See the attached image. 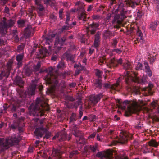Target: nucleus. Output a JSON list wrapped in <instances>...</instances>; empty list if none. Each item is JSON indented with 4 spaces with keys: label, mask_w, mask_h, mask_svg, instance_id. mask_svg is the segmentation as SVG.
<instances>
[{
    "label": "nucleus",
    "mask_w": 159,
    "mask_h": 159,
    "mask_svg": "<svg viewBox=\"0 0 159 159\" xmlns=\"http://www.w3.org/2000/svg\"><path fill=\"white\" fill-rule=\"evenodd\" d=\"M42 98H37L35 102L32 103L28 109L31 115L42 116H43L44 111L50 110L49 105Z\"/></svg>",
    "instance_id": "f257e3e1"
},
{
    "label": "nucleus",
    "mask_w": 159,
    "mask_h": 159,
    "mask_svg": "<svg viewBox=\"0 0 159 159\" xmlns=\"http://www.w3.org/2000/svg\"><path fill=\"white\" fill-rule=\"evenodd\" d=\"M18 93L19 94L18 97L15 98L10 107L12 112H18V114L20 115L21 112H24L25 111V109L20 108V107L25 105V97L26 96V92L24 93L22 90H20Z\"/></svg>",
    "instance_id": "f03ea898"
},
{
    "label": "nucleus",
    "mask_w": 159,
    "mask_h": 159,
    "mask_svg": "<svg viewBox=\"0 0 159 159\" xmlns=\"http://www.w3.org/2000/svg\"><path fill=\"white\" fill-rule=\"evenodd\" d=\"M99 24L93 22L89 25V27L90 30L89 32L91 35L94 34L93 42V46L96 49H98L99 47L101 41V32L98 31L96 33L97 30L99 29Z\"/></svg>",
    "instance_id": "7ed1b4c3"
},
{
    "label": "nucleus",
    "mask_w": 159,
    "mask_h": 159,
    "mask_svg": "<svg viewBox=\"0 0 159 159\" xmlns=\"http://www.w3.org/2000/svg\"><path fill=\"white\" fill-rule=\"evenodd\" d=\"M133 76H131V74L128 71L126 72V77H125V81L128 85V89H131V86L134 83L145 84L147 82L146 77L143 76L142 78L137 77V73L135 72H133Z\"/></svg>",
    "instance_id": "20e7f679"
},
{
    "label": "nucleus",
    "mask_w": 159,
    "mask_h": 159,
    "mask_svg": "<svg viewBox=\"0 0 159 159\" xmlns=\"http://www.w3.org/2000/svg\"><path fill=\"white\" fill-rule=\"evenodd\" d=\"M21 138L19 135L13 134L10 138L4 139L0 138V147H3L5 149L8 148L10 147L18 144Z\"/></svg>",
    "instance_id": "39448f33"
},
{
    "label": "nucleus",
    "mask_w": 159,
    "mask_h": 159,
    "mask_svg": "<svg viewBox=\"0 0 159 159\" xmlns=\"http://www.w3.org/2000/svg\"><path fill=\"white\" fill-rule=\"evenodd\" d=\"M122 105L123 109L126 108V105H128L125 112L126 116H129L132 114L137 113L139 111L138 103L136 101L125 100L123 102Z\"/></svg>",
    "instance_id": "423d86ee"
},
{
    "label": "nucleus",
    "mask_w": 159,
    "mask_h": 159,
    "mask_svg": "<svg viewBox=\"0 0 159 159\" xmlns=\"http://www.w3.org/2000/svg\"><path fill=\"white\" fill-rule=\"evenodd\" d=\"M119 132V136L118 137L116 140H113L112 144L113 145H116L118 143L122 144H126L128 140L132 138V134L126 131L120 130Z\"/></svg>",
    "instance_id": "0eeeda50"
},
{
    "label": "nucleus",
    "mask_w": 159,
    "mask_h": 159,
    "mask_svg": "<svg viewBox=\"0 0 159 159\" xmlns=\"http://www.w3.org/2000/svg\"><path fill=\"white\" fill-rule=\"evenodd\" d=\"M120 15H116L112 21L115 28L119 29L120 25L122 24L123 20L126 18L125 14L127 13V11L125 8L120 7Z\"/></svg>",
    "instance_id": "6e6552de"
},
{
    "label": "nucleus",
    "mask_w": 159,
    "mask_h": 159,
    "mask_svg": "<svg viewBox=\"0 0 159 159\" xmlns=\"http://www.w3.org/2000/svg\"><path fill=\"white\" fill-rule=\"evenodd\" d=\"M15 23V21L14 20L4 19L0 23V37L6 34L7 32V29L13 26Z\"/></svg>",
    "instance_id": "1a4fd4ad"
},
{
    "label": "nucleus",
    "mask_w": 159,
    "mask_h": 159,
    "mask_svg": "<svg viewBox=\"0 0 159 159\" xmlns=\"http://www.w3.org/2000/svg\"><path fill=\"white\" fill-rule=\"evenodd\" d=\"M73 37V35H71L69 36L68 38L67 34H66L62 37H57L54 44L55 49L59 50L61 48V46L66 41L68 40V39H72Z\"/></svg>",
    "instance_id": "9d476101"
},
{
    "label": "nucleus",
    "mask_w": 159,
    "mask_h": 159,
    "mask_svg": "<svg viewBox=\"0 0 159 159\" xmlns=\"http://www.w3.org/2000/svg\"><path fill=\"white\" fill-rule=\"evenodd\" d=\"M55 34H53L51 37L49 36L48 37H46L45 38V41L46 44V45H48V46L47 47H46L45 48H43L42 50H41L39 52L40 54L42 55V56L40 57L41 58L45 57L47 54H48V51L46 48L47 47L49 49H50L51 47V46L50 45H51V43L52 41V38L55 37Z\"/></svg>",
    "instance_id": "9b49d317"
},
{
    "label": "nucleus",
    "mask_w": 159,
    "mask_h": 159,
    "mask_svg": "<svg viewBox=\"0 0 159 159\" xmlns=\"http://www.w3.org/2000/svg\"><path fill=\"white\" fill-rule=\"evenodd\" d=\"M13 63V61L12 59H10L7 62L6 67V69L2 71L0 74V80L4 77L7 78L9 77L10 71L12 68V66Z\"/></svg>",
    "instance_id": "f8f14e48"
},
{
    "label": "nucleus",
    "mask_w": 159,
    "mask_h": 159,
    "mask_svg": "<svg viewBox=\"0 0 159 159\" xmlns=\"http://www.w3.org/2000/svg\"><path fill=\"white\" fill-rule=\"evenodd\" d=\"M53 69L52 67L48 68L47 71L49 72L45 78V80L46 81L47 84H51L54 83V84L56 85L58 83V81L56 78L54 80L53 79V75L52 73V72L53 71Z\"/></svg>",
    "instance_id": "ddd939ff"
},
{
    "label": "nucleus",
    "mask_w": 159,
    "mask_h": 159,
    "mask_svg": "<svg viewBox=\"0 0 159 159\" xmlns=\"http://www.w3.org/2000/svg\"><path fill=\"white\" fill-rule=\"evenodd\" d=\"M113 150L109 149L104 153L98 152L96 154L97 157H100L102 159H112L113 158Z\"/></svg>",
    "instance_id": "4468645a"
},
{
    "label": "nucleus",
    "mask_w": 159,
    "mask_h": 159,
    "mask_svg": "<svg viewBox=\"0 0 159 159\" xmlns=\"http://www.w3.org/2000/svg\"><path fill=\"white\" fill-rule=\"evenodd\" d=\"M61 148H53L52 150V157H49L47 159H62L61 155L63 152L60 150Z\"/></svg>",
    "instance_id": "2eb2a0df"
},
{
    "label": "nucleus",
    "mask_w": 159,
    "mask_h": 159,
    "mask_svg": "<svg viewBox=\"0 0 159 159\" xmlns=\"http://www.w3.org/2000/svg\"><path fill=\"white\" fill-rule=\"evenodd\" d=\"M122 60L121 58L117 59L114 58L110 59L107 64V66L110 68H115L118 66V65L121 64Z\"/></svg>",
    "instance_id": "dca6fc26"
},
{
    "label": "nucleus",
    "mask_w": 159,
    "mask_h": 159,
    "mask_svg": "<svg viewBox=\"0 0 159 159\" xmlns=\"http://www.w3.org/2000/svg\"><path fill=\"white\" fill-rule=\"evenodd\" d=\"M103 96L102 93H100L96 95H92L90 97V99L92 103L96 104L100 100Z\"/></svg>",
    "instance_id": "f3484780"
},
{
    "label": "nucleus",
    "mask_w": 159,
    "mask_h": 159,
    "mask_svg": "<svg viewBox=\"0 0 159 159\" xmlns=\"http://www.w3.org/2000/svg\"><path fill=\"white\" fill-rule=\"evenodd\" d=\"M36 86V85L34 84H30V85L27 91L28 95L32 96L35 94Z\"/></svg>",
    "instance_id": "a211bd4d"
},
{
    "label": "nucleus",
    "mask_w": 159,
    "mask_h": 159,
    "mask_svg": "<svg viewBox=\"0 0 159 159\" xmlns=\"http://www.w3.org/2000/svg\"><path fill=\"white\" fill-rule=\"evenodd\" d=\"M144 65L145 71L147 73V75L149 77H151L152 75V72L149 66L148 63L146 61H144Z\"/></svg>",
    "instance_id": "6ab92c4d"
},
{
    "label": "nucleus",
    "mask_w": 159,
    "mask_h": 159,
    "mask_svg": "<svg viewBox=\"0 0 159 159\" xmlns=\"http://www.w3.org/2000/svg\"><path fill=\"white\" fill-rule=\"evenodd\" d=\"M14 83L16 85H18L20 87H23L24 81L22 78L20 76H17L16 77L14 81Z\"/></svg>",
    "instance_id": "aec40b11"
},
{
    "label": "nucleus",
    "mask_w": 159,
    "mask_h": 159,
    "mask_svg": "<svg viewBox=\"0 0 159 159\" xmlns=\"http://www.w3.org/2000/svg\"><path fill=\"white\" fill-rule=\"evenodd\" d=\"M24 57V53L17 54L16 57V60L17 61L18 66L20 67L22 65V60Z\"/></svg>",
    "instance_id": "412c9836"
},
{
    "label": "nucleus",
    "mask_w": 159,
    "mask_h": 159,
    "mask_svg": "<svg viewBox=\"0 0 159 159\" xmlns=\"http://www.w3.org/2000/svg\"><path fill=\"white\" fill-rule=\"evenodd\" d=\"M102 80L101 79L98 78L96 79L94 82L93 85L96 88H98L100 89L102 88Z\"/></svg>",
    "instance_id": "4be33fe9"
},
{
    "label": "nucleus",
    "mask_w": 159,
    "mask_h": 159,
    "mask_svg": "<svg viewBox=\"0 0 159 159\" xmlns=\"http://www.w3.org/2000/svg\"><path fill=\"white\" fill-rule=\"evenodd\" d=\"M76 5H77L78 6L77 9V11L80 12L84 13L85 12V10L84 9V7L85 5L83 3L81 2H77V3L76 4Z\"/></svg>",
    "instance_id": "5701e85b"
},
{
    "label": "nucleus",
    "mask_w": 159,
    "mask_h": 159,
    "mask_svg": "<svg viewBox=\"0 0 159 159\" xmlns=\"http://www.w3.org/2000/svg\"><path fill=\"white\" fill-rule=\"evenodd\" d=\"M64 56L66 57L67 60H69L70 61L73 63L75 62L74 61V58L75 56L71 54L68 52H66L64 54Z\"/></svg>",
    "instance_id": "b1692460"
},
{
    "label": "nucleus",
    "mask_w": 159,
    "mask_h": 159,
    "mask_svg": "<svg viewBox=\"0 0 159 159\" xmlns=\"http://www.w3.org/2000/svg\"><path fill=\"white\" fill-rule=\"evenodd\" d=\"M114 33L113 32L108 30H104L103 34V36L105 39L109 38L111 36H114Z\"/></svg>",
    "instance_id": "393cba45"
},
{
    "label": "nucleus",
    "mask_w": 159,
    "mask_h": 159,
    "mask_svg": "<svg viewBox=\"0 0 159 159\" xmlns=\"http://www.w3.org/2000/svg\"><path fill=\"white\" fill-rule=\"evenodd\" d=\"M60 138L59 139V141H64L67 139V135L66 132L63 130L61 131L59 134Z\"/></svg>",
    "instance_id": "a878e982"
},
{
    "label": "nucleus",
    "mask_w": 159,
    "mask_h": 159,
    "mask_svg": "<svg viewBox=\"0 0 159 159\" xmlns=\"http://www.w3.org/2000/svg\"><path fill=\"white\" fill-rule=\"evenodd\" d=\"M125 2H126V4L128 6L131 7L133 8H134L135 6L139 4L138 3L134 2L132 0H125Z\"/></svg>",
    "instance_id": "bb28decb"
},
{
    "label": "nucleus",
    "mask_w": 159,
    "mask_h": 159,
    "mask_svg": "<svg viewBox=\"0 0 159 159\" xmlns=\"http://www.w3.org/2000/svg\"><path fill=\"white\" fill-rule=\"evenodd\" d=\"M42 0H34L36 5L37 6V8L40 11H42L44 10V7L42 4H41Z\"/></svg>",
    "instance_id": "cd10ccee"
},
{
    "label": "nucleus",
    "mask_w": 159,
    "mask_h": 159,
    "mask_svg": "<svg viewBox=\"0 0 159 159\" xmlns=\"http://www.w3.org/2000/svg\"><path fill=\"white\" fill-rule=\"evenodd\" d=\"M149 146L157 148L158 145V143L154 139H152L148 142Z\"/></svg>",
    "instance_id": "c85d7f7f"
},
{
    "label": "nucleus",
    "mask_w": 159,
    "mask_h": 159,
    "mask_svg": "<svg viewBox=\"0 0 159 159\" xmlns=\"http://www.w3.org/2000/svg\"><path fill=\"white\" fill-rule=\"evenodd\" d=\"M32 28L31 26H28L25 29L24 35L26 37H29L31 34Z\"/></svg>",
    "instance_id": "c756f323"
},
{
    "label": "nucleus",
    "mask_w": 159,
    "mask_h": 159,
    "mask_svg": "<svg viewBox=\"0 0 159 159\" xmlns=\"http://www.w3.org/2000/svg\"><path fill=\"white\" fill-rule=\"evenodd\" d=\"M35 135L38 137H42L43 135L42 130L40 129L37 128L34 132Z\"/></svg>",
    "instance_id": "7c9ffc66"
},
{
    "label": "nucleus",
    "mask_w": 159,
    "mask_h": 159,
    "mask_svg": "<svg viewBox=\"0 0 159 159\" xmlns=\"http://www.w3.org/2000/svg\"><path fill=\"white\" fill-rule=\"evenodd\" d=\"M24 73L26 76H29L32 72V69L31 67L27 66L24 70Z\"/></svg>",
    "instance_id": "2f4dec72"
},
{
    "label": "nucleus",
    "mask_w": 159,
    "mask_h": 159,
    "mask_svg": "<svg viewBox=\"0 0 159 159\" xmlns=\"http://www.w3.org/2000/svg\"><path fill=\"white\" fill-rule=\"evenodd\" d=\"M158 23L159 22L157 21L152 22L149 25V28L152 30H155Z\"/></svg>",
    "instance_id": "473e14b6"
},
{
    "label": "nucleus",
    "mask_w": 159,
    "mask_h": 159,
    "mask_svg": "<svg viewBox=\"0 0 159 159\" xmlns=\"http://www.w3.org/2000/svg\"><path fill=\"white\" fill-rule=\"evenodd\" d=\"M72 27V26L70 24H68L66 25H64L62 26L60 30L61 33H62L65 32L66 30H69Z\"/></svg>",
    "instance_id": "72a5a7b5"
},
{
    "label": "nucleus",
    "mask_w": 159,
    "mask_h": 159,
    "mask_svg": "<svg viewBox=\"0 0 159 159\" xmlns=\"http://www.w3.org/2000/svg\"><path fill=\"white\" fill-rule=\"evenodd\" d=\"M87 14L85 12H81L80 15L78 16V19L80 20H82L84 21H86L87 20Z\"/></svg>",
    "instance_id": "f704fd0d"
},
{
    "label": "nucleus",
    "mask_w": 159,
    "mask_h": 159,
    "mask_svg": "<svg viewBox=\"0 0 159 159\" xmlns=\"http://www.w3.org/2000/svg\"><path fill=\"white\" fill-rule=\"evenodd\" d=\"M113 157L112 159H129L127 156L122 154L116 156L113 155Z\"/></svg>",
    "instance_id": "c9c22d12"
},
{
    "label": "nucleus",
    "mask_w": 159,
    "mask_h": 159,
    "mask_svg": "<svg viewBox=\"0 0 159 159\" xmlns=\"http://www.w3.org/2000/svg\"><path fill=\"white\" fill-rule=\"evenodd\" d=\"M25 44L24 43H21L20 45L18 46L17 48V51L19 52H23L25 47Z\"/></svg>",
    "instance_id": "e433bc0d"
},
{
    "label": "nucleus",
    "mask_w": 159,
    "mask_h": 159,
    "mask_svg": "<svg viewBox=\"0 0 159 159\" xmlns=\"http://www.w3.org/2000/svg\"><path fill=\"white\" fill-rule=\"evenodd\" d=\"M17 127H18V129L19 132H21L23 131L22 128L20 127L19 126V125L18 124H12L11 126V128L12 129H15Z\"/></svg>",
    "instance_id": "4c0bfd02"
},
{
    "label": "nucleus",
    "mask_w": 159,
    "mask_h": 159,
    "mask_svg": "<svg viewBox=\"0 0 159 159\" xmlns=\"http://www.w3.org/2000/svg\"><path fill=\"white\" fill-rule=\"evenodd\" d=\"M88 119L90 121H94L97 120L98 117L96 115L92 114L89 116Z\"/></svg>",
    "instance_id": "58836bf2"
},
{
    "label": "nucleus",
    "mask_w": 159,
    "mask_h": 159,
    "mask_svg": "<svg viewBox=\"0 0 159 159\" xmlns=\"http://www.w3.org/2000/svg\"><path fill=\"white\" fill-rule=\"evenodd\" d=\"M84 139L81 136L77 137L76 141L77 143L83 144L84 143Z\"/></svg>",
    "instance_id": "ea45409f"
},
{
    "label": "nucleus",
    "mask_w": 159,
    "mask_h": 159,
    "mask_svg": "<svg viewBox=\"0 0 159 159\" xmlns=\"http://www.w3.org/2000/svg\"><path fill=\"white\" fill-rule=\"evenodd\" d=\"M72 134L75 136L77 137L81 136V131L76 129H74L73 130Z\"/></svg>",
    "instance_id": "a19ab883"
},
{
    "label": "nucleus",
    "mask_w": 159,
    "mask_h": 159,
    "mask_svg": "<svg viewBox=\"0 0 159 159\" xmlns=\"http://www.w3.org/2000/svg\"><path fill=\"white\" fill-rule=\"evenodd\" d=\"M123 66L124 68L126 70H127L128 69H131L132 68V66L129 62L124 63L123 65Z\"/></svg>",
    "instance_id": "79ce46f5"
},
{
    "label": "nucleus",
    "mask_w": 159,
    "mask_h": 159,
    "mask_svg": "<svg viewBox=\"0 0 159 159\" xmlns=\"http://www.w3.org/2000/svg\"><path fill=\"white\" fill-rule=\"evenodd\" d=\"M25 21L22 19L19 20L17 21L18 26L20 27H23L24 26Z\"/></svg>",
    "instance_id": "37998d69"
},
{
    "label": "nucleus",
    "mask_w": 159,
    "mask_h": 159,
    "mask_svg": "<svg viewBox=\"0 0 159 159\" xmlns=\"http://www.w3.org/2000/svg\"><path fill=\"white\" fill-rule=\"evenodd\" d=\"M41 67V63L40 62H38L36 65H34L33 66V70L34 71L36 72L38 71Z\"/></svg>",
    "instance_id": "c03bdc74"
},
{
    "label": "nucleus",
    "mask_w": 159,
    "mask_h": 159,
    "mask_svg": "<svg viewBox=\"0 0 159 159\" xmlns=\"http://www.w3.org/2000/svg\"><path fill=\"white\" fill-rule=\"evenodd\" d=\"M65 63L63 61H61L59 62L57 65V68L58 69H62L65 67Z\"/></svg>",
    "instance_id": "a18cd8bd"
},
{
    "label": "nucleus",
    "mask_w": 159,
    "mask_h": 159,
    "mask_svg": "<svg viewBox=\"0 0 159 159\" xmlns=\"http://www.w3.org/2000/svg\"><path fill=\"white\" fill-rule=\"evenodd\" d=\"M103 74V72L102 71H101L100 70L98 69H97L96 70V75L97 76L98 78H102V75Z\"/></svg>",
    "instance_id": "49530a36"
},
{
    "label": "nucleus",
    "mask_w": 159,
    "mask_h": 159,
    "mask_svg": "<svg viewBox=\"0 0 159 159\" xmlns=\"http://www.w3.org/2000/svg\"><path fill=\"white\" fill-rule=\"evenodd\" d=\"M77 120L76 115L75 113H73L70 117V122L75 121Z\"/></svg>",
    "instance_id": "de8ad7c7"
},
{
    "label": "nucleus",
    "mask_w": 159,
    "mask_h": 159,
    "mask_svg": "<svg viewBox=\"0 0 159 159\" xmlns=\"http://www.w3.org/2000/svg\"><path fill=\"white\" fill-rule=\"evenodd\" d=\"M89 149L91 150L93 152H95L97 149V147L96 146L91 145L89 147Z\"/></svg>",
    "instance_id": "09e8293b"
},
{
    "label": "nucleus",
    "mask_w": 159,
    "mask_h": 159,
    "mask_svg": "<svg viewBox=\"0 0 159 159\" xmlns=\"http://www.w3.org/2000/svg\"><path fill=\"white\" fill-rule=\"evenodd\" d=\"M143 66L142 64L139 62L137 64L135 68L136 70H140L142 69Z\"/></svg>",
    "instance_id": "8fccbe9b"
},
{
    "label": "nucleus",
    "mask_w": 159,
    "mask_h": 159,
    "mask_svg": "<svg viewBox=\"0 0 159 159\" xmlns=\"http://www.w3.org/2000/svg\"><path fill=\"white\" fill-rule=\"evenodd\" d=\"M137 34L140 40H142L143 34L141 30L138 29L137 31Z\"/></svg>",
    "instance_id": "3c124183"
},
{
    "label": "nucleus",
    "mask_w": 159,
    "mask_h": 159,
    "mask_svg": "<svg viewBox=\"0 0 159 159\" xmlns=\"http://www.w3.org/2000/svg\"><path fill=\"white\" fill-rule=\"evenodd\" d=\"M78 153V151L77 150L73 151L71 152L70 154L69 157L72 158L73 157L75 156Z\"/></svg>",
    "instance_id": "603ef678"
},
{
    "label": "nucleus",
    "mask_w": 159,
    "mask_h": 159,
    "mask_svg": "<svg viewBox=\"0 0 159 159\" xmlns=\"http://www.w3.org/2000/svg\"><path fill=\"white\" fill-rule=\"evenodd\" d=\"M142 127H143V124L140 122L138 123L135 126V128L138 129H141Z\"/></svg>",
    "instance_id": "864d4df0"
},
{
    "label": "nucleus",
    "mask_w": 159,
    "mask_h": 159,
    "mask_svg": "<svg viewBox=\"0 0 159 159\" xmlns=\"http://www.w3.org/2000/svg\"><path fill=\"white\" fill-rule=\"evenodd\" d=\"M63 9H61L59 10V17L60 19H63L62 13L63 12Z\"/></svg>",
    "instance_id": "5fc2aeb1"
},
{
    "label": "nucleus",
    "mask_w": 159,
    "mask_h": 159,
    "mask_svg": "<svg viewBox=\"0 0 159 159\" xmlns=\"http://www.w3.org/2000/svg\"><path fill=\"white\" fill-rule=\"evenodd\" d=\"M112 52H115L117 53L120 54L122 52V50L120 49H114L112 50Z\"/></svg>",
    "instance_id": "6e6d98bb"
},
{
    "label": "nucleus",
    "mask_w": 159,
    "mask_h": 159,
    "mask_svg": "<svg viewBox=\"0 0 159 159\" xmlns=\"http://www.w3.org/2000/svg\"><path fill=\"white\" fill-rule=\"evenodd\" d=\"M146 150H145L144 152V153H149L150 152H153V151H154V149L153 148H152L151 149H148L147 147L146 148Z\"/></svg>",
    "instance_id": "4d7b16f0"
},
{
    "label": "nucleus",
    "mask_w": 159,
    "mask_h": 159,
    "mask_svg": "<svg viewBox=\"0 0 159 159\" xmlns=\"http://www.w3.org/2000/svg\"><path fill=\"white\" fill-rule=\"evenodd\" d=\"M116 88H120L119 82H118V81H117L116 83L115 84H114L113 86V89H116Z\"/></svg>",
    "instance_id": "13d9d810"
},
{
    "label": "nucleus",
    "mask_w": 159,
    "mask_h": 159,
    "mask_svg": "<svg viewBox=\"0 0 159 159\" xmlns=\"http://www.w3.org/2000/svg\"><path fill=\"white\" fill-rule=\"evenodd\" d=\"M118 43V41L117 40V39L115 38L113 40V42L112 43V45L115 48L116 47L117 43Z\"/></svg>",
    "instance_id": "bf43d9fd"
},
{
    "label": "nucleus",
    "mask_w": 159,
    "mask_h": 159,
    "mask_svg": "<svg viewBox=\"0 0 159 159\" xmlns=\"http://www.w3.org/2000/svg\"><path fill=\"white\" fill-rule=\"evenodd\" d=\"M105 58L103 57H100L98 58V62L101 64H103L104 63Z\"/></svg>",
    "instance_id": "052dcab7"
},
{
    "label": "nucleus",
    "mask_w": 159,
    "mask_h": 159,
    "mask_svg": "<svg viewBox=\"0 0 159 159\" xmlns=\"http://www.w3.org/2000/svg\"><path fill=\"white\" fill-rule=\"evenodd\" d=\"M9 107H10L9 105H8V104L7 103L4 104L3 106V110L5 111H6L7 110Z\"/></svg>",
    "instance_id": "680f3d73"
},
{
    "label": "nucleus",
    "mask_w": 159,
    "mask_h": 159,
    "mask_svg": "<svg viewBox=\"0 0 159 159\" xmlns=\"http://www.w3.org/2000/svg\"><path fill=\"white\" fill-rule=\"evenodd\" d=\"M149 59L150 63V64L153 63L155 61V60L156 59L155 57H150V58H148Z\"/></svg>",
    "instance_id": "e2e57ef3"
},
{
    "label": "nucleus",
    "mask_w": 159,
    "mask_h": 159,
    "mask_svg": "<svg viewBox=\"0 0 159 159\" xmlns=\"http://www.w3.org/2000/svg\"><path fill=\"white\" fill-rule=\"evenodd\" d=\"M50 136L51 133L50 132H47L45 134L44 138L48 139L49 138Z\"/></svg>",
    "instance_id": "0e129e2a"
},
{
    "label": "nucleus",
    "mask_w": 159,
    "mask_h": 159,
    "mask_svg": "<svg viewBox=\"0 0 159 159\" xmlns=\"http://www.w3.org/2000/svg\"><path fill=\"white\" fill-rule=\"evenodd\" d=\"M103 87L106 89L109 88L111 87V86L109 83H106L103 84Z\"/></svg>",
    "instance_id": "69168bd1"
},
{
    "label": "nucleus",
    "mask_w": 159,
    "mask_h": 159,
    "mask_svg": "<svg viewBox=\"0 0 159 159\" xmlns=\"http://www.w3.org/2000/svg\"><path fill=\"white\" fill-rule=\"evenodd\" d=\"M66 98L67 99L71 101H73L75 100V99L72 97L70 96H67L66 97Z\"/></svg>",
    "instance_id": "338daca9"
},
{
    "label": "nucleus",
    "mask_w": 159,
    "mask_h": 159,
    "mask_svg": "<svg viewBox=\"0 0 159 159\" xmlns=\"http://www.w3.org/2000/svg\"><path fill=\"white\" fill-rule=\"evenodd\" d=\"M57 59V54L53 55L51 57V60L53 61H56Z\"/></svg>",
    "instance_id": "774afa93"
}]
</instances>
